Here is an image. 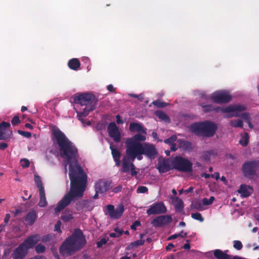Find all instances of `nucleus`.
<instances>
[{"label":"nucleus","mask_w":259,"mask_h":259,"mask_svg":"<svg viewBox=\"0 0 259 259\" xmlns=\"http://www.w3.org/2000/svg\"><path fill=\"white\" fill-rule=\"evenodd\" d=\"M53 137L58 146L61 157L67 162L65 165L64 171H67V164L69 165V177L70 180V189L59 201L55 208L58 214L68 206L75 198L81 197L87 187V175L78 163V150L66 135L59 128L54 127L52 130Z\"/></svg>","instance_id":"nucleus-1"},{"label":"nucleus","mask_w":259,"mask_h":259,"mask_svg":"<svg viewBox=\"0 0 259 259\" xmlns=\"http://www.w3.org/2000/svg\"><path fill=\"white\" fill-rule=\"evenodd\" d=\"M87 243L82 231L76 228L72 235L67 237L59 248L60 253L64 256L72 255L83 247Z\"/></svg>","instance_id":"nucleus-2"},{"label":"nucleus","mask_w":259,"mask_h":259,"mask_svg":"<svg viewBox=\"0 0 259 259\" xmlns=\"http://www.w3.org/2000/svg\"><path fill=\"white\" fill-rule=\"evenodd\" d=\"M98 100L95 95L90 93L80 94L74 97V102L75 104H80L81 106H85L83 110L77 112V117L79 120L83 122V117H86L91 111L96 108Z\"/></svg>","instance_id":"nucleus-3"},{"label":"nucleus","mask_w":259,"mask_h":259,"mask_svg":"<svg viewBox=\"0 0 259 259\" xmlns=\"http://www.w3.org/2000/svg\"><path fill=\"white\" fill-rule=\"evenodd\" d=\"M217 128L216 124L208 121L193 123L190 127V131L195 135L207 137L213 136Z\"/></svg>","instance_id":"nucleus-4"},{"label":"nucleus","mask_w":259,"mask_h":259,"mask_svg":"<svg viewBox=\"0 0 259 259\" xmlns=\"http://www.w3.org/2000/svg\"><path fill=\"white\" fill-rule=\"evenodd\" d=\"M200 106L203 108V111L205 113L211 111H214L216 113L220 111L223 113H230L236 111H244L246 110L245 106L241 105H229L223 108L212 104L206 105L204 103L201 104Z\"/></svg>","instance_id":"nucleus-5"},{"label":"nucleus","mask_w":259,"mask_h":259,"mask_svg":"<svg viewBox=\"0 0 259 259\" xmlns=\"http://www.w3.org/2000/svg\"><path fill=\"white\" fill-rule=\"evenodd\" d=\"M258 168V160L247 161L242 164L241 170L245 178L252 180H255L257 177L256 171Z\"/></svg>","instance_id":"nucleus-6"},{"label":"nucleus","mask_w":259,"mask_h":259,"mask_svg":"<svg viewBox=\"0 0 259 259\" xmlns=\"http://www.w3.org/2000/svg\"><path fill=\"white\" fill-rule=\"evenodd\" d=\"M192 163L185 158L176 156L172 161V168L180 171L190 172L192 170Z\"/></svg>","instance_id":"nucleus-7"},{"label":"nucleus","mask_w":259,"mask_h":259,"mask_svg":"<svg viewBox=\"0 0 259 259\" xmlns=\"http://www.w3.org/2000/svg\"><path fill=\"white\" fill-rule=\"evenodd\" d=\"M125 144L126 145V153L133 161L134 160L137 155H141L143 144L140 142H135L132 140L126 139Z\"/></svg>","instance_id":"nucleus-8"},{"label":"nucleus","mask_w":259,"mask_h":259,"mask_svg":"<svg viewBox=\"0 0 259 259\" xmlns=\"http://www.w3.org/2000/svg\"><path fill=\"white\" fill-rule=\"evenodd\" d=\"M210 99L217 104H223L229 102L232 99V96L224 90L217 91L213 93Z\"/></svg>","instance_id":"nucleus-9"},{"label":"nucleus","mask_w":259,"mask_h":259,"mask_svg":"<svg viewBox=\"0 0 259 259\" xmlns=\"http://www.w3.org/2000/svg\"><path fill=\"white\" fill-rule=\"evenodd\" d=\"M107 213L109 218L111 219H119L122 215L124 207L122 204H119L116 208L114 206L111 204H108L106 206Z\"/></svg>","instance_id":"nucleus-10"},{"label":"nucleus","mask_w":259,"mask_h":259,"mask_svg":"<svg viewBox=\"0 0 259 259\" xmlns=\"http://www.w3.org/2000/svg\"><path fill=\"white\" fill-rule=\"evenodd\" d=\"M167 211V208L162 202H156L151 205L147 210L148 215L159 214L165 213Z\"/></svg>","instance_id":"nucleus-11"},{"label":"nucleus","mask_w":259,"mask_h":259,"mask_svg":"<svg viewBox=\"0 0 259 259\" xmlns=\"http://www.w3.org/2000/svg\"><path fill=\"white\" fill-rule=\"evenodd\" d=\"M107 132L109 136L117 143L121 141V134L118 127L114 122L109 123L107 126Z\"/></svg>","instance_id":"nucleus-12"},{"label":"nucleus","mask_w":259,"mask_h":259,"mask_svg":"<svg viewBox=\"0 0 259 259\" xmlns=\"http://www.w3.org/2000/svg\"><path fill=\"white\" fill-rule=\"evenodd\" d=\"M143 154L150 159H154L158 155V152L154 145L144 143L141 152V155Z\"/></svg>","instance_id":"nucleus-13"},{"label":"nucleus","mask_w":259,"mask_h":259,"mask_svg":"<svg viewBox=\"0 0 259 259\" xmlns=\"http://www.w3.org/2000/svg\"><path fill=\"white\" fill-rule=\"evenodd\" d=\"M111 183L105 180H99L95 184V190L100 194L105 193L111 188Z\"/></svg>","instance_id":"nucleus-14"},{"label":"nucleus","mask_w":259,"mask_h":259,"mask_svg":"<svg viewBox=\"0 0 259 259\" xmlns=\"http://www.w3.org/2000/svg\"><path fill=\"white\" fill-rule=\"evenodd\" d=\"M172 221L169 215H160L154 218L151 222V224L155 227H160L167 224Z\"/></svg>","instance_id":"nucleus-15"},{"label":"nucleus","mask_w":259,"mask_h":259,"mask_svg":"<svg viewBox=\"0 0 259 259\" xmlns=\"http://www.w3.org/2000/svg\"><path fill=\"white\" fill-rule=\"evenodd\" d=\"M28 250L22 243L13 251L11 256L13 259H23L28 254Z\"/></svg>","instance_id":"nucleus-16"},{"label":"nucleus","mask_w":259,"mask_h":259,"mask_svg":"<svg viewBox=\"0 0 259 259\" xmlns=\"http://www.w3.org/2000/svg\"><path fill=\"white\" fill-rule=\"evenodd\" d=\"M157 169L160 173L166 172L173 169L172 162H171L169 159L167 158L159 160L157 163Z\"/></svg>","instance_id":"nucleus-17"},{"label":"nucleus","mask_w":259,"mask_h":259,"mask_svg":"<svg viewBox=\"0 0 259 259\" xmlns=\"http://www.w3.org/2000/svg\"><path fill=\"white\" fill-rule=\"evenodd\" d=\"M10 126V123L8 122L2 121L0 123V140H6L10 138L12 134V131L7 129Z\"/></svg>","instance_id":"nucleus-18"},{"label":"nucleus","mask_w":259,"mask_h":259,"mask_svg":"<svg viewBox=\"0 0 259 259\" xmlns=\"http://www.w3.org/2000/svg\"><path fill=\"white\" fill-rule=\"evenodd\" d=\"M39 241V236L37 234L30 235L27 237L21 243L28 250L33 248Z\"/></svg>","instance_id":"nucleus-19"},{"label":"nucleus","mask_w":259,"mask_h":259,"mask_svg":"<svg viewBox=\"0 0 259 259\" xmlns=\"http://www.w3.org/2000/svg\"><path fill=\"white\" fill-rule=\"evenodd\" d=\"M76 209L78 211H90L94 208L93 203L91 200H83L76 204Z\"/></svg>","instance_id":"nucleus-20"},{"label":"nucleus","mask_w":259,"mask_h":259,"mask_svg":"<svg viewBox=\"0 0 259 259\" xmlns=\"http://www.w3.org/2000/svg\"><path fill=\"white\" fill-rule=\"evenodd\" d=\"M253 191V188L251 186L245 184L240 185L238 192L243 197H247L250 196Z\"/></svg>","instance_id":"nucleus-21"},{"label":"nucleus","mask_w":259,"mask_h":259,"mask_svg":"<svg viewBox=\"0 0 259 259\" xmlns=\"http://www.w3.org/2000/svg\"><path fill=\"white\" fill-rule=\"evenodd\" d=\"M129 130L132 133L141 132L145 135L147 134L146 128L140 123H131L129 126Z\"/></svg>","instance_id":"nucleus-22"},{"label":"nucleus","mask_w":259,"mask_h":259,"mask_svg":"<svg viewBox=\"0 0 259 259\" xmlns=\"http://www.w3.org/2000/svg\"><path fill=\"white\" fill-rule=\"evenodd\" d=\"M177 143L179 147L184 151H190L193 148L192 144L189 141L179 139L177 141Z\"/></svg>","instance_id":"nucleus-23"},{"label":"nucleus","mask_w":259,"mask_h":259,"mask_svg":"<svg viewBox=\"0 0 259 259\" xmlns=\"http://www.w3.org/2000/svg\"><path fill=\"white\" fill-rule=\"evenodd\" d=\"M37 218L36 212L35 210H31L28 212L25 218V221L30 226L32 225Z\"/></svg>","instance_id":"nucleus-24"},{"label":"nucleus","mask_w":259,"mask_h":259,"mask_svg":"<svg viewBox=\"0 0 259 259\" xmlns=\"http://www.w3.org/2000/svg\"><path fill=\"white\" fill-rule=\"evenodd\" d=\"M172 204L176 211L180 212L183 210L184 208V203L181 199L178 197L174 198L172 200Z\"/></svg>","instance_id":"nucleus-25"},{"label":"nucleus","mask_w":259,"mask_h":259,"mask_svg":"<svg viewBox=\"0 0 259 259\" xmlns=\"http://www.w3.org/2000/svg\"><path fill=\"white\" fill-rule=\"evenodd\" d=\"M131 162L128 158L124 157L122 159L121 171L127 173L130 171L131 166Z\"/></svg>","instance_id":"nucleus-26"},{"label":"nucleus","mask_w":259,"mask_h":259,"mask_svg":"<svg viewBox=\"0 0 259 259\" xmlns=\"http://www.w3.org/2000/svg\"><path fill=\"white\" fill-rule=\"evenodd\" d=\"M68 66L70 69L77 70L80 66V63L78 59L73 58L68 61Z\"/></svg>","instance_id":"nucleus-27"},{"label":"nucleus","mask_w":259,"mask_h":259,"mask_svg":"<svg viewBox=\"0 0 259 259\" xmlns=\"http://www.w3.org/2000/svg\"><path fill=\"white\" fill-rule=\"evenodd\" d=\"M213 254L217 259H231L230 255L225 253L221 249H215L213 251Z\"/></svg>","instance_id":"nucleus-28"},{"label":"nucleus","mask_w":259,"mask_h":259,"mask_svg":"<svg viewBox=\"0 0 259 259\" xmlns=\"http://www.w3.org/2000/svg\"><path fill=\"white\" fill-rule=\"evenodd\" d=\"M40 199L38 205L40 207H44L47 205V199L46 197L45 190H42L39 191Z\"/></svg>","instance_id":"nucleus-29"},{"label":"nucleus","mask_w":259,"mask_h":259,"mask_svg":"<svg viewBox=\"0 0 259 259\" xmlns=\"http://www.w3.org/2000/svg\"><path fill=\"white\" fill-rule=\"evenodd\" d=\"M238 111H234V113L228 114L226 116V117L230 118L233 116L238 117L240 116L246 122L250 119L249 113H243L241 115H239V114L237 112Z\"/></svg>","instance_id":"nucleus-30"},{"label":"nucleus","mask_w":259,"mask_h":259,"mask_svg":"<svg viewBox=\"0 0 259 259\" xmlns=\"http://www.w3.org/2000/svg\"><path fill=\"white\" fill-rule=\"evenodd\" d=\"M127 139L130 140H132L135 142H144L146 140V138L145 135H142L140 134H136L133 136L132 138H127Z\"/></svg>","instance_id":"nucleus-31"},{"label":"nucleus","mask_w":259,"mask_h":259,"mask_svg":"<svg viewBox=\"0 0 259 259\" xmlns=\"http://www.w3.org/2000/svg\"><path fill=\"white\" fill-rule=\"evenodd\" d=\"M155 114L159 119L165 122H169L170 119L169 117L164 112L158 111L155 112Z\"/></svg>","instance_id":"nucleus-32"},{"label":"nucleus","mask_w":259,"mask_h":259,"mask_svg":"<svg viewBox=\"0 0 259 259\" xmlns=\"http://www.w3.org/2000/svg\"><path fill=\"white\" fill-rule=\"evenodd\" d=\"M110 149L111 150V154L114 160L120 158L121 153L116 148H114L113 146L110 145Z\"/></svg>","instance_id":"nucleus-33"},{"label":"nucleus","mask_w":259,"mask_h":259,"mask_svg":"<svg viewBox=\"0 0 259 259\" xmlns=\"http://www.w3.org/2000/svg\"><path fill=\"white\" fill-rule=\"evenodd\" d=\"M34 181L36 184L37 187H38L39 189V191L45 190L44 187L43 186V184L41 180V178L39 176H34Z\"/></svg>","instance_id":"nucleus-34"},{"label":"nucleus","mask_w":259,"mask_h":259,"mask_svg":"<svg viewBox=\"0 0 259 259\" xmlns=\"http://www.w3.org/2000/svg\"><path fill=\"white\" fill-rule=\"evenodd\" d=\"M230 125L232 127H243V122L240 119L232 120L230 122Z\"/></svg>","instance_id":"nucleus-35"},{"label":"nucleus","mask_w":259,"mask_h":259,"mask_svg":"<svg viewBox=\"0 0 259 259\" xmlns=\"http://www.w3.org/2000/svg\"><path fill=\"white\" fill-rule=\"evenodd\" d=\"M152 104L158 108H163L168 105L167 103L160 101V100H155L152 102Z\"/></svg>","instance_id":"nucleus-36"},{"label":"nucleus","mask_w":259,"mask_h":259,"mask_svg":"<svg viewBox=\"0 0 259 259\" xmlns=\"http://www.w3.org/2000/svg\"><path fill=\"white\" fill-rule=\"evenodd\" d=\"M191 217L194 220L199 221L202 222L204 221L203 218L202 217V215L199 212L192 213L191 214Z\"/></svg>","instance_id":"nucleus-37"},{"label":"nucleus","mask_w":259,"mask_h":259,"mask_svg":"<svg viewBox=\"0 0 259 259\" xmlns=\"http://www.w3.org/2000/svg\"><path fill=\"white\" fill-rule=\"evenodd\" d=\"M62 220H63L64 222H69L70 220H72L73 219V217L72 214L69 213V214H62L61 217Z\"/></svg>","instance_id":"nucleus-38"},{"label":"nucleus","mask_w":259,"mask_h":259,"mask_svg":"<svg viewBox=\"0 0 259 259\" xmlns=\"http://www.w3.org/2000/svg\"><path fill=\"white\" fill-rule=\"evenodd\" d=\"M214 200V197L211 196L209 199L204 198L202 200V203L204 205H208L212 203Z\"/></svg>","instance_id":"nucleus-39"},{"label":"nucleus","mask_w":259,"mask_h":259,"mask_svg":"<svg viewBox=\"0 0 259 259\" xmlns=\"http://www.w3.org/2000/svg\"><path fill=\"white\" fill-rule=\"evenodd\" d=\"M145 243V240L143 239H139L135 242H132L131 243V246L133 247H137L139 246L143 245Z\"/></svg>","instance_id":"nucleus-40"},{"label":"nucleus","mask_w":259,"mask_h":259,"mask_svg":"<svg viewBox=\"0 0 259 259\" xmlns=\"http://www.w3.org/2000/svg\"><path fill=\"white\" fill-rule=\"evenodd\" d=\"M35 251L37 253H40L44 252L46 250L45 246L41 244H38L35 246Z\"/></svg>","instance_id":"nucleus-41"},{"label":"nucleus","mask_w":259,"mask_h":259,"mask_svg":"<svg viewBox=\"0 0 259 259\" xmlns=\"http://www.w3.org/2000/svg\"><path fill=\"white\" fill-rule=\"evenodd\" d=\"M246 136L243 138V139H241L239 141V143L243 146H246L249 142L248 135L247 133H245Z\"/></svg>","instance_id":"nucleus-42"},{"label":"nucleus","mask_w":259,"mask_h":259,"mask_svg":"<svg viewBox=\"0 0 259 259\" xmlns=\"http://www.w3.org/2000/svg\"><path fill=\"white\" fill-rule=\"evenodd\" d=\"M233 243V247L238 250H241L243 247L242 244L240 241L235 240Z\"/></svg>","instance_id":"nucleus-43"},{"label":"nucleus","mask_w":259,"mask_h":259,"mask_svg":"<svg viewBox=\"0 0 259 259\" xmlns=\"http://www.w3.org/2000/svg\"><path fill=\"white\" fill-rule=\"evenodd\" d=\"M177 139L176 136L172 135L168 139H166L164 140V143L166 144H172L173 143L175 142Z\"/></svg>","instance_id":"nucleus-44"},{"label":"nucleus","mask_w":259,"mask_h":259,"mask_svg":"<svg viewBox=\"0 0 259 259\" xmlns=\"http://www.w3.org/2000/svg\"><path fill=\"white\" fill-rule=\"evenodd\" d=\"M148 191V188L144 186H139L137 190V193H147Z\"/></svg>","instance_id":"nucleus-45"},{"label":"nucleus","mask_w":259,"mask_h":259,"mask_svg":"<svg viewBox=\"0 0 259 259\" xmlns=\"http://www.w3.org/2000/svg\"><path fill=\"white\" fill-rule=\"evenodd\" d=\"M21 165L23 168L28 167L29 166L30 162L27 159H22L21 160Z\"/></svg>","instance_id":"nucleus-46"},{"label":"nucleus","mask_w":259,"mask_h":259,"mask_svg":"<svg viewBox=\"0 0 259 259\" xmlns=\"http://www.w3.org/2000/svg\"><path fill=\"white\" fill-rule=\"evenodd\" d=\"M18 133L19 134H20L21 136H23L26 138H30L31 137V133L28 132H24L21 130H19L18 131Z\"/></svg>","instance_id":"nucleus-47"},{"label":"nucleus","mask_w":259,"mask_h":259,"mask_svg":"<svg viewBox=\"0 0 259 259\" xmlns=\"http://www.w3.org/2000/svg\"><path fill=\"white\" fill-rule=\"evenodd\" d=\"M131 175L132 177L136 176L138 174V172L136 171V167L133 163H131Z\"/></svg>","instance_id":"nucleus-48"},{"label":"nucleus","mask_w":259,"mask_h":259,"mask_svg":"<svg viewBox=\"0 0 259 259\" xmlns=\"http://www.w3.org/2000/svg\"><path fill=\"white\" fill-rule=\"evenodd\" d=\"M20 122V120L18 116H15L11 120V123L13 125H16Z\"/></svg>","instance_id":"nucleus-49"},{"label":"nucleus","mask_w":259,"mask_h":259,"mask_svg":"<svg viewBox=\"0 0 259 259\" xmlns=\"http://www.w3.org/2000/svg\"><path fill=\"white\" fill-rule=\"evenodd\" d=\"M107 243V240L105 238H102L100 241L97 242V246L98 247H101L103 245Z\"/></svg>","instance_id":"nucleus-50"},{"label":"nucleus","mask_w":259,"mask_h":259,"mask_svg":"<svg viewBox=\"0 0 259 259\" xmlns=\"http://www.w3.org/2000/svg\"><path fill=\"white\" fill-rule=\"evenodd\" d=\"M141 225V222L139 221H136L133 225L131 226V228L132 230H136L137 227Z\"/></svg>","instance_id":"nucleus-51"},{"label":"nucleus","mask_w":259,"mask_h":259,"mask_svg":"<svg viewBox=\"0 0 259 259\" xmlns=\"http://www.w3.org/2000/svg\"><path fill=\"white\" fill-rule=\"evenodd\" d=\"M203 204L200 202L196 203L193 205V208L198 209V210H202L203 208Z\"/></svg>","instance_id":"nucleus-52"},{"label":"nucleus","mask_w":259,"mask_h":259,"mask_svg":"<svg viewBox=\"0 0 259 259\" xmlns=\"http://www.w3.org/2000/svg\"><path fill=\"white\" fill-rule=\"evenodd\" d=\"M122 186L121 185H118V186L114 188L112 190V192L117 193L120 192L122 190Z\"/></svg>","instance_id":"nucleus-53"},{"label":"nucleus","mask_w":259,"mask_h":259,"mask_svg":"<svg viewBox=\"0 0 259 259\" xmlns=\"http://www.w3.org/2000/svg\"><path fill=\"white\" fill-rule=\"evenodd\" d=\"M11 215L9 213L6 214L5 219H4V224L5 226L7 225V224L8 223L9 220L10 219Z\"/></svg>","instance_id":"nucleus-54"},{"label":"nucleus","mask_w":259,"mask_h":259,"mask_svg":"<svg viewBox=\"0 0 259 259\" xmlns=\"http://www.w3.org/2000/svg\"><path fill=\"white\" fill-rule=\"evenodd\" d=\"M55 230L59 232H61L60 229V222L59 221L55 226Z\"/></svg>","instance_id":"nucleus-55"},{"label":"nucleus","mask_w":259,"mask_h":259,"mask_svg":"<svg viewBox=\"0 0 259 259\" xmlns=\"http://www.w3.org/2000/svg\"><path fill=\"white\" fill-rule=\"evenodd\" d=\"M109 236L111 238L119 237L121 236L120 233L118 234L115 233V232H112L109 234Z\"/></svg>","instance_id":"nucleus-56"},{"label":"nucleus","mask_w":259,"mask_h":259,"mask_svg":"<svg viewBox=\"0 0 259 259\" xmlns=\"http://www.w3.org/2000/svg\"><path fill=\"white\" fill-rule=\"evenodd\" d=\"M8 147V145L6 143H2L0 144V150H4Z\"/></svg>","instance_id":"nucleus-57"},{"label":"nucleus","mask_w":259,"mask_h":259,"mask_svg":"<svg viewBox=\"0 0 259 259\" xmlns=\"http://www.w3.org/2000/svg\"><path fill=\"white\" fill-rule=\"evenodd\" d=\"M107 90L110 92H115V89L113 87L112 84H109L107 86Z\"/></svg>","instance_id":"nucleus-58"},{"label":"nucleus","mask_w":259,"mask_h":259,"mask_svg":"<svg viewBox=\"0 0 259 259\" xmlns=\"http://www.w3.org/2000/svg\"><path fill=\"white\" fill-rule=\"evenodd\" d=\"M210 177L218 180L220 179V174L219 172H214L213 174L210 175Z\"/></svg>","instance_id":"nucleus-59"},{"label":"nucleus","mask_w":259,"mask_h":259,"mask_svg":"<svg viewBox=\"0 0 259 259\" xmlns=\"http://www.w3.org/2000/svg\"><path fill=\"white\" fill-rule=\"evenodd\" d=\"M116 122L118 124H122L123 123V120L121 119V117L119 115H117L116 116Z\"/></svg>","instance_id":"nucleus-60"},{"label":"nucleus","mask_w":259,"mask_h":259,"mask_svg":"<svg viewBox=\"0 0 259 259\" xmlns=\"http://www.w3.org/2000/svg\"><path fill=\"white\" fill-rule=\"evenodd\" d=\"M181 234H174V235H172L170 236H169L167 239V240H171L172 239H176L178 237H179V235H180Z\"/></svg>","instance_id":"nucleus-61"},{"label":"nucleus","mask_w":259,"mask_h":259,"mask_svg":"<svg viewBox=\"0 0 259 259\" xmlns=\"http://www.w3.org/2000/svg\"><path fill=\"white\" fill-rule=\"evenodd\" d=\"M187 243L186 244H184V245L183 246V248L185 249H190V244L189 243V240H187Z\"/></svg>","instance_id":"nucleus-62"},{"label":"nucleus","mask_w":259,"mask_h":259,"mask_svg":"<svg viewBox=\"0 0 259 259\" xmlns=\"http://www.w3.org/2000/svg\"><path fill=\"white\" fill-rule=\"evenodd\" d=\"M174 246H175V245L172 243H169L166 246L165 249H166V251H169L171 249V248L174 247Z\"/></svg>","instance_id":"nucleus-63"},{"label":"nucleus","mask_w":259,"mask_h":259,"mask_svg":"<svg viewBox=\"0 0 259 259\" xmlns=\"http://www.w3.org/2000/svg\"><path fill=\"white\" fill-rule=\"evenodd\" d=\"M114 231H115V233H117V234H118L119 233H120L121 234V236L122 235V234H123V231L122 230H120V229H119L118 228H115L114 229Z\"/></svg>","instance_id":"nucleus-64"}]
</instances>
